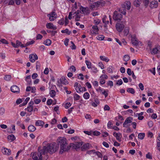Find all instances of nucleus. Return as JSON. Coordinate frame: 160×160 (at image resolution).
<instances>
[{"label":"nucleus","instance_id":"f257e3e1","mask_svg":"<svg viewBox=\"0 0 160 160\" xmlns=\"http://www.w3.org/2000/svg\"><path fill=\"white\" fill-rule=\"evenodd\" d=\"M55 146L53 144L48 143L46 146L43 147V149H42L40 153L38 155L39 157L38 160H42V154H44L45 153L49 152L50 153H52L56 151Z\"/></svg>","mask_w":160,"mask_h":160},{"label":"nucleus","instance_id":"f03ea898","mask_svg":"<svg viewBox=\"0 0 160 160\" xmlns=\"http://www.w3.org/2000/svg\"><path fill=\"white\" fill-rule=\"evenodd\" d=\"M59 144L60 145V153L62 154L64 152L70 149V146H67V140L64 138H61L58 140Z\"/></svg>","mask_w":160,"mask_h":160},{"label":"nucleus","instance_id":"7ed1b4c3","mask_svg":"<svg viewBox=\"0 0 160 160\" xmlns=\"http://www.w3.org/2000/svg\"><path fill=\"white\" fill-rule=\"evenodd\" d=\"M73 15V17L75 18L76 21H78L80 20L81 14L79 11H77L75 12H70L69 13L68 16V18L70 20L72 18V16Z\"/></svg>","mask_w":160,"mask_h":160},{"label":"nucleus","instance_id":"20e7f679","mask_svg":"<svg viewBox=\"0 0 160 160\" xmlns=\"http://www.w3.org/2000/svg\"><path fill=\"white\" fill-rule=\"evenodd\" d=\"M131 42L132 44L136 46L137 47L139 43L141 44V42L139 41L136 38V36L135 35H132L131 36Z\"/></svg>","mask_w":160,"mask_h":160},{"label":"nucleus","instance_id":"39448f33","mask_svg":"<svg viewBox=\"0 0 160 160\" xmlns=\"http://www.w3.org/2000/svg\"><path fill=\"white\" fill-rule=\"evenodd\" d=\"M122 17V14L119 13L116 11H115L113 13V18L115 21H120L121 20Z\"/></svg>","mask_w":160,"mask_h":160},{"label":"nucleus","instance_id":"423d86ee","mask_svg":"<svg viewBox=\"0 0 160 160\" xmlns=\"http://www.w3.org/2000/svg\"><path fill=\"white\" fill-rule=\"evenodd\" d=\"M99 29L97 25L92 26L91 29L90 30V32L92 35H96L98 34Z\"/></svg>","mask_w":160,"mask_h":160},{"label":"nucleus","instance_id":"0eeeda50","mask_svg":"<svg viewBox=\"0 0 160 160\" xmlns=\"http://www.w3.org/2000/svg\"><path fill=\"white\" fill-rule=\"evenodd\" d=\"M132 118L131 117L127 118L125 120L123 125L124 127L127 128L130 125V124L132 122Z\"/></svg>","mask_w":160,"mask_h":160},{"label":"nucleus","instance_id":"6e6552de","mask_svg":"<svg viewBox=\"0 0 160 160\" xmlns=\"http://www.w3.org/2000/svg\"><path fill=\"white\" fill-rule=\"evenodd\" d=\"M80 10L81 13L85 15H88L90 13V10L88 7L85 8L82 6L80 8Z\"/></svg>","mask_w":160,"mask_h":160},{"label":"nucleus","instance_id":"1a4fd4ad","mask_svg":"<svg viewBox=\"0 0 160 160\" xmlns=\"http://www.w3.org/2000/svg\"><path fill=\"white\" fill-rule=\"evenodd\" d=\"M82 142H75L74 143H71L70 147H72L75 149L79 148L82 145Z\"/></svg>","mask_w":160,"mask_h":160},{"label":"nucleus","instance_id":"9d476101","mask_svg":"<svg viewBox=\"0 0 160 160\" xmlns=\"http://www.w3.org/2000/svg\"><path fill=\"white\" fill-rule=\"evenodd\" d=\"M116 28L117 31L121 32L124 28V25L121 23H117L116 24Z\"/></svg>","mask_w":160,"mask_h":160},{"label":"nucleus","instance_id":"9b49d317","mask_svg":"<svg viewBox=\"0 0 160 160\" xmlns=\"http://www.w3.org/2000/svg\"><path fill=\"white\" fill-rule=\"evenodd\" d=\"M48 16L49 17L50 21H54L55 19L56 18L57 15L55 12H52L51 13L48 14Z\"/></svg>","mask_w":160,"mask_h":160},{"label":"nucleus","instance_id":"f8f14e48","mask_svg":"<svg viewBox=\"0 0 160 160\" xmlns=\"http://www.w3.org/2000/svg\"><path fill=\"white\" fill-rule=\"evenodd\" d=\"M29 58L31 62H34L38 59V57L36 54H32L29 55Z\"/></svg>","mask_w":160,"mask_h":160},{"label":"nucleus","instance_id":"ddd939ff","mask_svg":"<svg viewBox=\"0 0 160 160\" xmlns=\"http://www.w3.org/2000/svg\"><path fill=\"white\" fill-rule=\"evenodd\" d=\"M1 150L3 154L7 155H10L11 153V150L10 149L6 148H2Z\"/></svg>","mask_w":160,"mask_h":160},{"label":"nucleus","instance_id":"4468645a","mask_svg":"<svg viewBox=\"0 0 160 160\" xmlns=\"http://www.w3.org/2000/svg\"><path fill=\"white\" fill-rule=\"evenodd\" d=\"M33 102L32 101H31L28 104V106L27 108L25 109V110H27L28 112H32L33 110Z\"/></svg>","mask_w":160,"mask_h":160},{"label":"nucleus","instance_id":"2eb2a0df","mask_svg":"<svg viewBox=\"0 0 160 160\" xmlns=\"http://www.w3.org/2000/svg\"><path fill=\"white\" fill-rule=\"evenodd\" d=\"M11 91L14 93H18L20 91V89L16 85H13L11 88Z\"/></svg>","mask_w":160,"mask_h":160},{"label":"nucleus","instance_id":"dca6fc26","mask_svg":"<svg viewBox=\"0 0 160 160\" xmlns=\"http://www.w3.org/2000/svg\"><path fill=\"white\" fill-rule=\"evenodd\" d=\"M158 5V2L157 1L153 0L151 2L150 4V7L152 8H156Z\"/></svg>","mask_w":160,"mask_h":160},{"label":"nucleus","instance_id":"f3484780","mask_svg":"<svg viewBox=\"0 0 160 160\" xmlns=\"http://www.w3.org/2000/svg\"><path fill=\"white\" fill-rule=\"evenodd\" d=\"M160 50V47L158 46L154 48L151 52L152 54H155L159 53Z\"/></svg>","mask_w":160,"mask_h":160},{"label":"nucleus","instance_id":"a211bd4d","mask_svg":"<svg viewBox=\"0 0 160 160\" xmlns=\"http://www.w3.org/2000/svg\"><path fill=\"white\" fill-rule=\"evenodd\" d=\"M113 135L115 136L116 139L119 142L121 141V138L122 137V134L120 133H117L116 132L113 133Z\"/></svg>","mask_w":160,"mask_h":160},{"label":"nucleus","instance_id":"6ab92c4d","mask_svg":"<svg viewBox=\"0 0 160 160\" xmlns=\"http://www.w3.org/2000/svg\"><path fill=\"white\" fill-rule=\"evenodd\" d=\"M90 144L88 143H85L81 147V149L82 151H84L90 148Z\"/></svg>","mask_w":160,"mask_h":160},{"label":"nucleus","instance_id":"aec40b11","mask_svg":"<svg viewBox=\"0 0 160 160\" xmlns=\"http://www.w3.org/2000/svg\"><path fill=\"white\" fill-rule=\"evenodd\" d=\"M102 21L105 24V27H106V25L108 24L109 22V19L106 15H104L102 18Z\"/></svg>","mask_w":160,"mask_h":160},{"label":"nucleus","instance_id":"412c9836","mask_svg":"<svg viewBox=\"0 0 160 160\" xmlns=\"http://www.w3.org/2000/svg\"><path fill=\"white\" fill-rule=\"evenodd\" d=\"M105 3V2L103 0H99L96 3V5L97 6H103Z\"/></svg>","mask_w":160,"mask_h":160},{"label":"nucleus","instance_id":"4be33fe9","mask_svg":"<svg viewBox=\"0 0 160 160\" xmlns=\"http://www.w3.org/2000/svg\"><path fill=\"white\" fill-rule=\"evenodd\" d=\"M124 6L125 8L129 10L131 8V3L129 1H126L124 4Z\"/></svg>","mask_w":160,"mask_h":160},{"label":"nucleus","instance_id":"5701e85b","mask_svg":"<svg viewBox=\"0 0 160 160\" xmlns=\"http://www.w3.org/2000/svg\"><path fill=\"white\" fill-rule=\"evenodd\" d=\"M44 124V122L42 121L38 120L36 121L35 125L36 126H42Z\"/></svg>","mask_w":160,"mask_h":160},{"label":"nucleus","instance_id":"b1692460","mask_svg":"<svg viewBox=\"0 0 160 160\" xmlns=\"http://www.w3.org/2000/svg\"><path fill=\"white\" fill-rule=\"evenodd\" d=\"M25 80L27 82L29 85H31L32 83V82L31 79V76L29 75L26 77L25 79Z\"/></svg>","mask_w":160,"mask_h":160},{"label":"nucleus","instance_id":"393cba45","mask_svg":"<svg viewBox=\"0 0 160 160\" xmlns=\"http://www.w3.org/2000/svg\"><path fill=\"white\" fill-rule=\"evenodd\" d=\"M7 138L8 141L12 142L15 139V137L13 134H11L8 136Z\"/></svg>","mask_w":160,"mask_h":160},{"label":"nucleus","instance_id":"a878e982","mask_svg":"<svg viewBox=\"0 0 160 160\" xmlns=\"http://www.w3.org/2000/svg\"><path fill=\"white\" fill-rule=\"evenodd\" d=\"M28 130L30 132H34L36 130V128L32 125H29L28 127Z\"/></svg>","mask_w":160,"mask_h":160},{"label":"nucleus","instance_id":"bb28decb","mask_svg":"<svg viewBox=\"0 0 160 160\" xmlns=\"http://www.w3.org/2000/svg\"><path fill=\"white\" fill-rule=\"evenodd\" d=\"M141 0H135L134 2V5L137 7L140 6L141 4Z\"/></svg>","mask_w":160,"mask_h":160},{"label":"nucleus","instance_id":"cd10ccee","mask_svg":"<svg viewBox=\"0 0 160 160\" xmlns=\"http://www.w3.org/2000/svg\"><path fill=\"white\" fill-rule=\"evenodd\" d=\"M100 58L101 60L105 61L106 62H108L109 61L108 58L105 56H101L100 57Z\"/></svg>","mask_w":160,"mask_h":160},{"label":"nucleus","instance_id":"c85d7f7f","mask_svg":"<svg viewBox=\"0 0 160 160\" xmlns=\"http://www.w3.org/2000/svg\"><path fill=\"white\" fill-rule=\"evenodd\" d=\"M16 43L18 48L19 46L22 48L24 47V45H23L22 43V42H21L18 40H17L16 41Z\"/></svg>","mask_w":160,"mask_h":160},{"label":"nucleus","instance_id":"c756f323","mask_svg":"<svg viewBox=\"0 0 160 160\" xmlns=\"http://www.w3.org/2000/svg\"><path fill=\"white\" fill-rule=\"evenodd\" d=\"M127 91L132 94H134L135 93L134 90L132 88H128L127 89Z\"/></svg>","mask_w":160,"mask_h":160},{"label":"nucleus","instance_id":"7c9ffc66","mask_svg":"<svg viewBox=\"0 0 160 160\" xmlns=\"http://www.w3.org/2000/svg\"><path fill=\"white\" fill-rule=\"evenodd\" d=\"M75 89L77 92L78 93L80 92L83 91V89L80 85L77 88H76Z\"/></svg>","mask_w":160,"mask_h":160},{"label":"nucleus","instance_id":"2f4dec72","mask_svg":"<svg viewBox=\"0 0 160 160\" xmlns=\"http://www.w3.org/2000/svg\"><path fill=\"white\" fill-rule=\"evenodd\" d=\"M83 97L85 99H88L90 97L89 94L88 92H86L83 95Z\"/></svg>","mask_w":160,"mask_h":160},{"label":"nucleus","instance_id":"473e14b6","mask_svg":"<svg viewBox=\"0 0 160 160\" xmlns=\"http://www.w3.org/2000/svg\"><path fill=\"white\" fill-rule=\"evenodd\" d=\"M129 32V29L128 28H125L123 31L124 35L127 36Z\"/></svg>","mask_w":160,"mask_h":160},{"label":"nucleus","instance_id":"72a5a7b5","mask_svg":"<svg viewBox=\"0 0 160 160\" xmlns=\"http://www.w3.org/2000/svg\"><path fill=\"white\" fill-rule=\"evenodd\" d=\"M145 134L144 133H139L138 137V138L140 139H142L145 137Z\"/></svg>","mask_w":160,"mask_h":160},{"label":"nucleus","instance_id":"f704fd0d","mask_svg":"<svg viewBox=\"0 0 160 160\" xmlns=\"http://www.w3.org/2000/svg\"><path fill=\"white\" fill-rule=\"evenodd\" d=\"M62 81L61 78L60 79H58L57 81V85L59 87L62 86Z\"/></svg>","mask_w":160,"mask_h":160},{"label":"nucleus","instance_id":"c9c22d12","mask_svg":"<svg viewBox=\"0 0 160 160\" xmlns=\"http://www.w3.org/2000/svg\"><path fill=\"white\" fill-rule=\"evenodd\" d=\"M62 81V84L66 85L68 83V82L64 77H62L61 78Z\"/></svg>","mask_w":160,"mask_h":160},{"label":"nucleus","instance_id":"e433bc0d","mask_svg":"<svg viewBox=\"0 0 160 160\" xmlns=\"http://www.w3.org/2000/svg\"><path fill=\"white\" fill-rule=\"evenodd\" d=\"M85 63L87 66V68L88 69L91 68V63L88 60L85 61Z\"/></svg>","mask_w":160,"mask_h":160},{"label":"nucleus","instance_id":"4c0bfd02","mask_svg":"<svg viewBox=\"0 0 160 160\" xmlns=\"http://www.w3.org/2000/svg\"><path fill=\"white\" fill-rule=\"evenodd\" d=\"M97 39L99 40H102L104 38V36L103 35H99L96 37Z\"/></svg>","mask_w":160,"mask_h":160},{"label":"nucleus","instance_id":"58836bf2","mask_svg":"<svg viewBox=\"0 0 160 160\" xmlns=\"http://www.w3.org/2000/svg\"><path fill=\"white\" fill-rule=\"evenodd\" d=\"M130 57L128 55H126L123 56V60L125 62H127L128 61Z\"/></svg>","mask_w":160,"mask_h":160},{"label":"nucleus","instance_id":"ea45409f","mask_svg":"<svg viewBox=\"0 0 160 160\" xmlns=\"http://www.w3.org/2000/svg\"><path fill=\"white\" fill-rule=\"evenodd\" d=\"M50 94L51 97L53 98L55 96L56 94V92L54 90H51L50 92Z\"/></svg>","mask_w":160,"mask_h":160},{"label":"nucleus","instance_id":"a19ab883","mask_svg":"<svg viewBox=\"0 0 160 160\" xmlns=\"http://www.w3.org/2000/svg\"><path fill=\"white\" fill-rule=\"evenodd\" d=\"M61 32L62 33H66L68 34V35L70 34L71 33V32H69L68 29L67 28L66 29L64 30H62L61 31Z\"/></svg>","mask_w":160,"mask_h":160},{"label":"nucleus","instance_id":"79ce46f5","mask_svg":"<svg viewBox=\"0 0 160 160\" xmlns=\"http://www.w3.org/2000/svg\"><path fill=\"white\" fill-rule=\"evenodd\" d=\"M51 41L49 39H47L45 42V44L47 46H49L51 44Z\"/></svg>","mask_w":160,"mask_h":160},{"label":"nucleus","instance_id":"37998d69","mask_svg":"<svg viewBox=\"0 0 160 160\" xmlns=\"http://www.w3.org/2000/svg\"><path fill=\"white\" fill-rule=\"evenodd\" d=\"M34 42H35L34 40H32L30 41L27 42L25 44L24 47H27L29 45L33 44L34 43Z\"/></svg>","mask_w":160,"mask_h":160},{"label":"nucleus","instance_id":"c03bdc74","mask_svg":"<svg viewBox=\"0 0 160 160\" xmlns=\"http://www.w3.org/2000/svg\"><path fill=\"white\" fill-rule=\"evenodd\" d=\"M53 25L52 23H48L47 24L46 26L47 28L51 29L53 26Z\"/></svg>","mask_w":160,"mask_h":160},{"label":"nucleus","instance_id":"a18cd8bd","mask_svg":"<svg viewBox=\"0 0 160 160\" xmlns=\"http://www.w3.org/2000/svg\"><path fill=\"white\" fill-rule=\"evenodd\" d=\"M94 23L95 25H98L101 22V21L99 19H97L94 20Z\"/></svg>","mask_w":160,"mask_h":160},{"label":"nucleus","instance_id":"49530a36","mask_svg":"<svg viewBox=\"0 0 160 160\" xmlns=\"http://www.w3.org/2000/svg\"><path fill=\"white\" fill-rule=\"evenodd\" d=\"M120 12L124 15L126 14V10L124 8H121L120 9Z\"/></svg>","mask_w":160,"mask_h":160},{"label":"nucleus","instance_id":"de8ad7c7","mask_svg":"<svg viewBox=\"0 0 160 160\" xmlns=\"http://www.w3.org/2000/svg\"><path fill=\"white\" fill-rule=\"evenodd\" d=\"M108 90L107 91L104 90L102 92V94L104 95L105 98L107 97L108 96Z\"/></svg>","mask_w":160,"mask_h":160},{"label":"nucleus","instance_id":"09e8293b","mask_svg":"<svg viewBox=\"0 0 160 160\" xmlns=\"http://www.w3.org/2000/svg\"><path fill=\"white\" fill-rule=\"evenodd\" d=\"M4 79L7 81H9L11 79V76L10 75H6L4 78Z\"/></svg>","mask_w":160,"mask_h":160},{"label":"nucleus","instance_id":"8fccbe9b","mask_svg":"<svg viewBox=\"0 0 160 160\" xmlns=\"http://www.w3.org/2000/svg\"><path fill=\"white\" fill-rule=\"evenodd\" d=\"M5 110L4 108H0V115H3L5 112Z\"/></svg>","mask_w":160,"mask_h":160},{"label":"nucleus","instance_id":"3c124183","mask_svg":"<svg viewBox=\"0 0 160 160\" xmlns=\"http://www.w3.org/2000/svg\"><path fill=\"white\" fill-rule=\"evenodd\" d=\"M40 153V152L38 153L37 155V154L36 153L34 154L33 155V156H32V159H33V160H38V157L37 156H38V154ZM38 158H39V157H38ZM38 159H39V158Z\"/></svg>","mask_w":160,"mask_h":160},{"label":"nucleus","instance_id":"603ef678","mask_svg":"<svg viewBox=\"0 0 160 160\" xmlns=\"http://www.w3.org/2000/svg\"><path fill=\"white\" fill-rule=\"evenodd\" d=\"M73 98L74 100H77L79 99L80 97L77 94H75L74 95Z\"/></svg>","mask_w":160,"mask_h":160},{"label":"nucleus","instance_id":"864d4df0","mask_svg":"<svg viewBox=\"0 0 160 160\" xmlns=\"http://www.w3.org/2000/svg\"><path fill=\"white\" fill-rule=\"evenodd\" d=\"M146 158L148 159H152V155H151L150 152H148V153L146 155Z\"/></svg>","mask_w":160,"mask_h":160},{"label":"nucleus","instance_id":"5fc2aeb1","mask_svg":"<svg viewBox=\"0 0 160 160\" xmlns=\"http://www.w3.org/2000/svg\"><path fill=\"white\" fill-rule=\"evenodd\" d=\"M30 99V98H29V97L25 99V101H24L23 102V103H22L23 105H26L28 101Z\"/></svg>","mask_w":160,"mask_h":160},{"label":"nucleus","instance_id":"6e6d98bb","mask_svg":"<svg viewBox=\"0 0 160 160\" xmlns=\"http://www.w3.org/2000/svg\"><path fill=\"white\" fill-rule=\"evenodd\" d=\"M40 64L39 62L37 61L36 63V69L38 70L40 69Z\"/></svg>","mask_w":160,"mask_h":160},{"label":"nucleus","instance_id":"4d7b16f0","mask_svg":"<svg viewBox=\"0 0 160 160\" xmlns=\"http://www.w3.org/2000/svg\"><path fill=\"white\" fill-rule=\"evenodd\" d=\"M132 72H133L132 71L131 69L130 68H128L127 69V73L129 75H131L132 74Z\"/></svg>","mask_w":160,"mask_h":160},{"label":"nucleus","instance_id":"13d9d810","mask_svg":"<svg viewBox=\"0 0 160 160\" xmlns=\"http://www.w3.org/2000/svg\"><path fill=\"white\" fill-rule=\"evenodd\" d=\"M96 152L95 151V150H91L89 151H88L87 152V153L88 154H91L92 153L95 154Z\"/></svg>","mask_w":160,"mask_h":160},{"label":"nucleus","instance_id":"bf43d9fd","mask_svg":"<svg viewBox=\"0 0 160 160\" xmlns=\"http://www.w3.org/2000/svg\"><path fill=\"white\" fill-rule=\"evenodd\" d=\"M95 154L97 155L99 158H102V155L101 153L99 152H96Z\"/></svg>","mask_w":160,"mask_h":160},{"label":"nucleus","instance_id":"052dcab7","mask_svg":"<svg viewBox=\"0 0 160 160\" xmlns=\"http://www.w3.org/2000/svg\"><path fill=\"white\" fill-rule=\"evenodd\" d=\"M123 82L122 79H120V80H118L116 83L117 85H121L122 84Z\"/></svg>","mask_w":160,"mask_h":160},{"label":"nucleus","instance_id":"680f3d73","mask_svg":"<svg viewBox=\"0 0 160 160\" xmlns=\"http://www.w3.org/2000/svg\"><path fill=\"white\" fill-rule=\"evenodd\" d=\"M38 76V74L36 73H34L32 74V78L33 79H35Z\"/></svg>","mask_w":160,"mask_h":160},{"label":"nucleus","instance_id":"e2e57ef3","mask_svg":"<svg viewBox=\"0 0 160 160\" xmlns=\"http://www.w3.org/2000/svg\"><path fill=\"white\" fill-rule=\"evenodd\" d=\"M139 87L141 90H143L144 89V86L143 84L140 83L138 85Z\"/></svg>","mask_w":160,"mask_h":160},{"label":"nucleus","instance_id":"0e129e2a","mask_svg":"<svg viewBox=\"0 0 160 160\" xmlns=\"http://www.w3.org/2000/svg\"><path fill=\"white\" fill-rule=\"evenodd\" d=\"M98 66L100 67L101 69L104 68V66L102 62H99L98 64Z\"/></svg>","mask_w":160,"mask_h":160},{"label":"nucleus","instance_id":"69168bd1","mask_svg":"<svg viewBox=\"0 0 160 160\" xmlns=\"http://www.w3.org/2000/svg\"><path fill=\"white\" fill-rule=\"evenodd\" d=\"M100 78L103 79L105 78V79H107L108 78V77L106 74H102L100 76Z\"/></svg>","mask_w":160,"mask_h":160},{"label":"nucleus","instance_id":"338daca9","mask_svg":"<svg viewBox=\"0 0 160 160\" xmlns=\"http://www.w3.org/2000/svg\"><path fill=\"white\" fill-rule=\"evenodd\" d=\"M52 99H48L47 100V104L48 105H51L52 103Z\"/></svg>","mask_w":160,"mask_h":160},{"label":"nucleus","instance_id":"774afa93","mask_svg":"<svg viewBox=\"0 0 160 160\" xmlns=\"http://www.w3.org/2000/svg\"><path fill=\"white\" fill-rule=\"evenodd\" d=\"M42 38V36L40 34H38L36 37V39H41Z\"/></svg>","mask_w":160,"mask_h":160}]
</instances>
